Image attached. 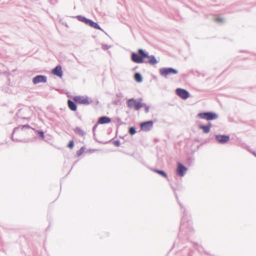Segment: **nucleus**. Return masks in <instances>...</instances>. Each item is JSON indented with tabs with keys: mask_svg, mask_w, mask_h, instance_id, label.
<instances>
[{
	"mask_svg": "<svg viewBox=\"0 0 256 256\" xmlns=\"http://www.w3.org/2000/svg\"><path fill=\"white\" fill-rule=\"evenodd\" d=\"M180 208L183 210V216L181 220L180 227V232L178 234V239L174 243L173 247L180 248L186 240H190L194 234V230L192 226L190 218L188 216L186 210L178 201Z\"/></svg>",
	"mask_w": 256,
	"mask_h": 256,
	"instance_id": "nucleus-1",
	"label": "nucleus"
},
{
	"mask_svg": "<svg viewBox=\"0 0 256 256\" xmlns=\"http://www.w3.org/2000/svg\"><path fill=\"white\" fill-rule=\"evenodd\" d=\"M130 58L136 64H148L154 65L158 62L154 55H149L148 52L142 48L138 50L137 52H132Z\"/></svg>",
	"mask_w": 256,
	"mask_h": 256,
	"instance_id": "nucleus-2",
	"label": "nucleus"
},
{
	"mask_svg": "<svg viewBox=\"0 0 256 256\" xmlns=\"http://www.w3.org/2000/svg\"><path fill=\"white\" fill-rule=\"evenodd\" d=\"M75 18L80 22L84 23L85 24L90 26L94 28L100 30L104 32V30L101 28L98 23L94 22L91 19L86 18L84 16L78 15L75 16Z\"/></svg>",
	"mask_w": 256,
	"mask_h": 256,
	"instance_id": "nucleus-3",
	"label": "nucleus"
},
{
	"mask_svg": "<svg viewBox=\"0 0 256 256\" xmlns=\"http://www.w3.org/2000/svg\"><path fill=\"white\" fill-rule=\"evenodd\" d=\"M142 98H138V100L134 98H130L128 99L126 102L128 108H134L136 110H139L142 107L145 106V104L142 103Z\"/></svg>",
	"mask_w": 256,
	"mask_h": 256,
	"instance_id": "nucleus-4",
	"label": "nucleus"
},
{
	"mask_svg": "<svg viewBox=\"0 0 256 256\" xmlns=\"http://www.w3.org/2000/svg\"><path fill=\"white\" fill-rule=\"evenodd\" d=\"M198 117L202 119L206 120H212L217 119L218 117V116L215 112L212 111H208L198 113Z\"/></svg>",
	"mask_w": 256,
	"mask_h": 256,
	"instance_id": "nucleus-5",
	"label": "nucleus"
},
{
	"mask_svg": "<svg viewBox=\"0 0 256 256\" xmlns=\"http://www.w3.org/2000/svg\"><path fill=\"white\" fill-rule=\"evenodd\" d=\"M73 100H75L78 104L84 106H88L93 102L92 100L86 95L74 96Z\"/></svg>",
	"mask_w": 256,
	"mask_h": 256,
	"instance_id": "nucleus-6",
	"label": "nucleus"
},
{
	"mask_svg": "<svg viewBox=\"0 0 256 256\" xmlns=\"http://www.w3.org/2000/svg\"><path fill=\"white\" fill-rule=\"evenodd\" d=\"M160 74L165 78L170 74H178V70L171 67L162 68L159 70Z\"/></svg>",
	"mask_w": 256,
	"mask_h": 256,
	"instance_id": "nucleus-7",
	"label": "nucleus"
},
{
	"mask_svg": "<svg viewBox=\"0 0 256 256\" xmlns=\"http://www.w3.org/2000/svg\"><path fill=\"white\" fill-rule=\"evenodd\" d=\"M153 125L154 121L152 120L141 122L140 124V130L148 132L152 128Z\"/></svg>",
	"mask_w": 256,
	"mask_h": 256,
	"instance_id": "nucleus-8",
	"label": "nucleus"
},
{
	"mask_svg": "<svg viewBox=\"0 0 256 256\" xmlns=\"http://www.w3.org/2000/svg\"><path fill=\"white\" fill-rule=\"evenodd\" d=\"M176 94L183 100H186L190 96V92L187 90L182 88H176Z\"/></svg>",
	"mask_w": 256,
	"mask_h": 256,
	"instance_id": "nucleus-9",
	"label": "nucleus"
},
{
	"mask_svg": "<svg viewBox=\"0 0 256 256\" xmlns=\"http://www.w3.org/2000/svg\"><path fill=\"white\" fill-rule=\"evenodd\" d=\"M216 140L220 144H224L228 142L230 140V137L228 135L226 134H216Z\"/></svg>",
	"mask_w": 256,
	"mask_h": 256,
	"instance_id": "nucleus-10",
	"label": "nucleus"
},
{
	"mask_svg": "<svg viewBox=\"0 0 256 256\" xmlns=\"http://www.w3.org/2000/svg\"><path fill=\"white\" fill-rule=\"evenodd\" d=\"M188 168L185 166L180 162H178V166L176 172L177 176L181 177L184 176Z\"/></svg>",
	"mask_w": 256,
	"mask_h": 256,
	"instance_id": "nucleus-11",
	"label": "nucleus"
},
{
	"mask_svg": "<svg viewBox=\"0 0 256 256\" xmlns=\"http://www.w3.org/2000/svg\"><path fill=\"white\" fill-rule=\"evenodd\" d=\"M32 81L34 84L45 83L47 82V76L44 75H36L32 78Z\"/></svg>",
	"mask_w": 256,
	"mask_h": 256,
	"instance_id": "nucleus-12",
	"label": "nucleus"
},
{
	"mask_svg": "<svg viewBox=\"0 0 256 256\" xmlns=\"http://www.w3.org/2000/svg\"><path fill=\"white\" fill-rule=\"evenodd\" d=\"M52 74L56 76H57L59 78H62L63 75L62 66L60 64L56 66L52 70Z\"/></svg>",
	"mask_w": 256,
	"mask_h": 256,
	"instance_id": "nucleus-13",
	"label": "nucleus"
},
{
	"mask_svg": "<svg viewBox=\"0 0 256 256\" xmlns=\"http://www.w3.org/2000/svg\"><path fill=\"white\" fill-rule=\"evenodd\" d=\"M67 104L68 108L73 112H76L78 108V104L76 102L75 100H72L70 99H68L67 101Z\"/></svg>",
	"mask_w": 256,
	"mask_h": 256,
	"instance_id": "nucleus-14",
	"label": "nucleus"
},
{
	"mask_svg": "<svg viewBox=\"0 0 256 256\" xmlns=\"http://www.w3.org/2000/svg\"><path fill=\"white\" fill-rule=\"evenodd\" d=\"M212 126V125L210 122H208L206 125L201 124L198 126V128L202 130L204 134H208L210 132Z\"/></svg>",
	"mask_w": 256,
	"mask_h": 256,
	"instance_id": "nucleus-15",
	"label": "nucleus"
},
{
	"mask_svg": "<svg viewBox=\"0 0 256 256\" xmlns=\"http://www.w3.org/2000/svg\"><path fill=\"white\" fill-rule=\"evenodd\" d=\"M112 120L110 118L106 116H102L100 117L98 120V124H108L111 122Z\"/></svg>",
	"mask_w": 256,
	"mask_h": 256,
	"instance_id": "nucleus-16",
	"label": "nucleus"
},
{
	"mask_svg": "<svg viewBox=\"0 0 256 256\" xmlns=\"http://www.w3.org/2000/svg\"><path fill=\"white\" fill-rule=\"evenodd\" d=\"M151 170L152 172H154L156 173H157L160 176H162L163 178H166L168 180V174L164 170H159V169L154 168H152Z\"/></svg>",
	"mask_w": 256,
	"mask_h": 256,
	"instance_id": "nucleus-17",
	"label": "nucleus"
},
{
	"mask_svg": "<svg viewBox=\"0 0 256 256\" xmlns=\"http://www.w3.org/2000/svg\"><path fill=\"white\" fill-rule=\"evenodd\" d=\"M135 81L138 83H140L143 80V78L142 74L139 72H136L134 76Z\"/></svg>",
	"mask_w": 256,
	"mask_h": 256,
	"instance_id": "nucleus-18",
	"label": "nucleus"
},
{
	"mask_svg": "<svg viewBox=\"0 0 256 256\" xmlns=\"http://www.w3.org/2000/svg\"><path fill=\"white\" fill-rule=\"evenodd\" d=\"M34 132L36 134L40 139L44 140V132L42 130H36L35 128H32Z\"/></svg>",
	"mask_w": 256,
	"mask_h": 256,
	"instance_id": "nucleus-19",
	"label": "nucleus"
},
{
	"mask_svg": "<svg viewBox=\"0 0 256 256\" xmlns=\"http://www.w3.org/2000/svg\"><path fill=\"white\" fill-rule=\"evenodd\" d=\"M186 251L184 252L186 254L185 255H184L183 256H192V253L193 252V250L192 249L190 248H186V246H184L182 249V250H178V251Z\"/></svg>",
	"mask_w": 256,
	"mask_h": 256,
	"instance_id": "nucleus-20",
	"label": "nucleus"
},
{
	"mask_svg": "<svg viewBox=\"0 0 256 256\" xmlns=\"http://www.w3.org/2000/svg\"><path fill=\"white\" fill-rule=\"evenodd\" d=\"M74 130L76 134H78L81 136H84L86 134V132L83 130H82L80 127H76Z\"/></svg>",
	"mask_w": 256,
	"mask_h": 256,
	"instance_id": "nucleus-21",
	"label": "nucleus"
},
{
	"mask_svg": "<svg viewBox=\"0 0 256 256\" xmlns=\"http://www.w3.org/2000/svg\"><path fill=\"white\" fill-rule=\"evenodd\" d=\"M194 247L198 250V252H204L205 254H206L208 255H210V254L206 252H204V250L203 248L201 246H200L198 245V244L196 243H194Z\"/></svg>",
	"mask_w": 256,
	"mask_h": 256,
	"instance_id": "nucleus-22",
	"label": "nucleus"
},
{
	"mask_svg": "<svg viewBox=\"0 0 256 256\" xmlns=\"http://www.w3.org/2000/svg\"><path fill=\"white\" fill-rule=\"evenodd\" d=\"M18 129H19V127H16L13 130L12 133V136H11V139L14 142H22V140H20V139L14 138V133L16 132V130H17Z\"/></svg>",
	"mask_w": 256,
	"mask_h": 256,
	"instance_id": "nucleus-23",
	"label": "nucleus"
},
{
	"mask_svg": "<svg viewBox=\"0 0 256 256\" xmlns=\"http://www.w3.org/2000/svg\"><path fill=\"white\" fill-rule=\"evenodd\" d=\"M128 132L129 134L131 136H133V135L135 134L137 132L136 128L134 126H130L128 128Z\"/></svg>",
	"mask_w": 256,
	"mask_h": 256,
	"instance_id": "nucleus-24",
	"label": "nucleus"
},
{
	"mask_svg": "<svg viewBox=\"0 0 256 256\" xmlns=\"http://www.w3.org/2000/svg\"><path fill=\"white\" fill-rule=\"evenodd\" d=\"M112 142L116 146L118 147L120 145V143L119 140H114V139H112L108 142H106V143L108 142Z\"/></svg>",
	"mask_w": 256,
	"mask_h": 256,
	"instance_id": "nucleus-25",
	"label": "nucleus"
},
{
	"mask_svg": "<svg viewBox=\"0 0 256 256\" xmlns=\"http://www.w3.org/2000/svg\"><path fill=\"white\" fill-rule=\"evenodd\" d=\"M215 21L219 24H224L226 20L224 18L218 16L215 18Z\"/></svg>",
	"mask_w": 256,
	"mask_h": 256,
	"instance_id": "nucleus-26",
	"label": "nucleus"
},
{
	"mask_svg": "<svg viewBox=\"0 0 256 256\" xmlns=\"http://www.w3.org/2000/svg\"><path fill=\"white\" fill-rule=\"evenodd\" d=\"M85 149L86 148L84 146L81 147L76 152L77 156H80L84 152Z\"/></svg>",
	"mask_w": 256,
	"mask_h": 256,
	"instance_id": "nucleus-27",
	"label": "nucleus"
},
{
	"mask_svg": "<svg viewBox=\"0 0 256 256\" xmlns=\"http://www.w3.org/2000/svg\"><path fill=\"white\" fill-rule=\"evenodd\" d=\"M18 127H19V128H21L22 130H24L26 128L28 129H32L33 128H32L29 124H26L24 125L19 126Z\"/></svg>",
	"mask_w": 256,
	"mask_h": 256,
	"instance_id": "nucleus-28",
	"label": "nucleus"
},
{
	"mask_svg": "<svg viewBox=\"0 0 256 256\" xmlns=\"http://www.w3.org/2000/svg\"><path fill=\"white\" fill-rule=\"evenodd\" d=\"M194 162V158L193 157L190 156L186 158V162L190 166Z\"/></svg>",
	"mask_w": 256,
	"mask_h": 256,
	"instance_id": "nucleus-29",
	"label": "nucleus"
},
{
	"mask_svg": "<svg viewBox=\"0 0 256 256\" xmlns=\"http://www.w3.org/2000/svg\"><path fill=\"white\" fill-rule=\"evenodd\" d=\"M74 141L73 140H70L67 146L70 148L72 149L74 147Z\"/></svg>",
	"mask_w": 256,
	"mask_h": 256,
	"instance_id": "nucleus-30",
	"label": "nucleus"
},
{
	"mask_svg": "<svg viewBox=\"0 0 256 256\" xmlns=\"http://www.w3.org/2000/svg\"><path fill=\"white\" fill-rule=\"evenodd\" d=\"M111 47V46H108L106 44H103L102 46V48L103 50H106Z\"/></svg>",
	"mask_w": 256,
	"mask_h": 256,
	"instance_id": "nucleus-31",
	"label": "nucleus"
},
{
	"mask_svg": "<svg viewBox=\"0 0 256 256\" xmlns=\"http://www.w3.org/2000/svg\"><path fill=\"white\" fill-rule=\"evenodd\" d=\"M120 98H116L112 102L114 104L117 106L120 104Z\"/></svg>",
	"mask_w": 256,
	"mask_h": 256,
	"instance_id": "nucleus-32",
	"label": "nucleus"
},
{
	"mask_svg": "<svg viewBox=\"0 0 256 256\" xmlns=\"http://www.w3.org/2000/svg\"><path fill=\"white\" fill-rule=\"evenodd\" d=\"M98 124H98V122H97L96 124H94V126H93V128H92V132H93L94 136H95V130H96V129L97 128L98 125Z\"/></svg>",
	"mask_w": 256,
	"mask_h": 256,
	"instance_id": "nucleus-33",
	"label": "nucleus"
},
{
	"mask_svg": "<svg viewBox=\"0 0 256 256\" xmlns=\"http://www.w3.org/2000/svg\"><path fill=\"white\" fill-rule=\"evenodd\" d=\"M145 106V108H144L145 112L148 113L149 112V110H150V106H146V104H145V106Z\"/></svg>",
	"mask_w": 256,
	"mask_h": 256,
	"instance_id": "nucleus-34",
	"label": "nucleus"
},
{
	"mask_svg": "<svg viewBox=\"0 0 256 256\" xmlns=\"http://www.w3.org/2000/svg\"><path fill=\"white\" fill-rule=\"evenodd\" d=\"M116 96L117 98H122L123 95L122 92H118L116 94Z\"/></svg>",
	"mask_w": 256,
	"mask_h": 256,
	"instance_id": "nucleus-35",
	"label": "nucleus"
},
{
	"mask_svg": "<svg viewBox=\"0 0 256 256\" xmlns=\"http://www.w3.org/2000/svg\"><path fill=\"white\" fill-rule=\"evenodd\" d=\"M50 4H54L56 2V0H49Z\"/></svg>",
	"mask_w": 256,
	"mask_h": 256,
	"instance_id": "nucleus-36",
	"label": "nucleus"
},
{
	"mask_svg": "<svg viewBox=\"0 0 256 256\" xmlns=\"http://www.w3.org/2000/svg\"><path fill=\"white\" fill-rule=\"evenodd\" d=\"M116 121L118 122H120V124H122L123 123L121 121V119L120 118H116Z\"/></svg>",
	"mask_w": 256,
	"mask_h": 256,
	"instance_id": "nucleus-37",
	"label": "nucleus"
},
{
	"mask_svg": "<svg viewBox=\"0 0 256 256\" xmlns=\"http://www.w3.org/2000/svg\"><path fill=\"white\" fill-rule=\"evenodd\" d=\"M22 140V142H28V140H25V139Z\"/></svg>",
	"mask_w": 256,
	"mask_h": 256,
	"instance_id": "nucleus-38",
	"label": "nucleus"
},
{
	"mask_svg": "<svg viewBox=\"0 0 256 256\" xmlns=\"http://www.w3.org/2000/svg\"><path fill=\"white\" fill-rule=\"evenodd\" d=\"M22 118L29 120L30 119V118Z\"/></svg>",
	"mask_w": 256,
	"mask_h": 256,
	"instance_id": "nucleus-39",
	"label": "nucleus"
},
{
	"mask_svg": "<svg viewBox=\"0 0 256 256\" xmlns=\"http://www.w3.org/2000/svg\"><path fill=\"white\" fill-rule=\"evenodd\" d=\"M252 153L256 157V152H252Z\"/></svg>",
	"mask_w": 256,
	"mask_h": 256,
	"instance_id": "nucleus-40",
	"label": "nucleus"
},
{
	"mask_svg": "<svg viewBox=\"0 0 256 256\" xmlns=\"http://www.w3.org/2000/svg\"><path fill=\"white\" fill-rule=\"evenodd\" d=\"M99 103V101L98 100H96V104H98Z\"/></svg>",
	"mask_w": 256,
	"mask_h": 256,
	"instance_id": "nucleus-41",
	"label": "nucleus"
},
{
	"mask_svg": "<svg viewBox=\"0 0 256 256\" xmlns=\"http://www.w3.org/2000/svg\"><path fill=\"white\" fill-rule=\"evenodd\" d=\"M175 195H176V199L178 200V196H177V194L176 193H175Z\"/></svg>",
	"mask_w": 256,
	"mask_h": 256,
	"instance_id": "nucleus-42",
	"label": "nucleus"
},
{
	"mask_svg": "<svg viewBox=\"0 0 256 256\" xmlns=\"http://www.w3.org/2000/svg\"><path fill=\"white\" fill-rule=\"evenodd\" d=\"M90 150V151H92V152H94L96 151V150L93 149V150Z\"/></svg>",
	"mask_w": 256,
	"mask_h": 256,
	"instance_id": "nucleus-43",
	"label": "nucleus"
},
{
	"mask_svg": "<svg viewBox=\"0 0 256 256\" xmlns=\"http://www.w3.org/2000/svg\"><path fill=\"white\" fill-rule=\"evenodd\" d=\"M138 66H136V68H134L133 70H136Z\"/></svg>",
	"mask_w": 256,
	"mask_h": 256,
	"instance_id": "nucleus-44",
	"label": "nucleus"
},
{
	"mask_svg": "<svg viewBox=\"0 0 256 256\" xmlns=\"http://www.w3.org/2000/svg\"><path fill=\"white\" fill-rule=\"evenodd\" d=\"M241 52H246L245 50H242Z\"/></svg>",
	"mask_w": 256,
	"mask_h": 256,
	"instance_id": "nucleus-45",
	"label": "nucleus"
},
{
	"mask_svg": "<svg viewBox=\"0 0 256 256\" xmlns=\"http://www.w3.org/2000/svg\"><path fill=\"white\" fill-rule=\"evenodd\" d=\"M120 138H124V137L121 136H120Z\"/></svg>",
	"mask_w": 256,
	"mask_h": 256,
	"instance_id": "nucleus-46",
	"label": "nucleus"
},
{
	"mask_svg": "<svg viewBox=\"0 0 256 256\" xmlns=\"http://www.w3.org/2000/svg\"><path fill=\"white\" fill-rule=\"evenodd\" d=\"M77 162V161L75 162L74 164H73L72 166L75 164Z\"/></svg>",
	"mask_w": 256,
	"mask_h": 256,
	"instance_id": "nucleus-47",
	"label": "nucleus"
}]
</instances>
